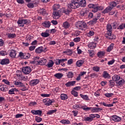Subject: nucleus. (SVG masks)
<instances>
[{
	"label": "nucleus",
	"mask_w": 125,
	"mask_h": 125,
	"mask_svg": "<svg viewBox=\"0 0 125 125\" xmlns=\"http://www.w3.org/2000/svg\"><path fill=\"white\" fill-rule=\"evenodd\" d=\"M76 27L80 30H83L87 28V24L83 21H79L76 23Z\"/></svg>",
	"instance_id": "1"
},
{
	"label": "nucleus",
	"mask_w": 125,
	"mask_h": 125,
	"mask_svg": "<svg viewBox=\"0 0 125 125\" xmlns=\"http://www.w3.org/2000/svg\"><path fill=\"white\" fill-rule=\"evenodd\" d=\"M34 60V62H37L38 65H42V66L44 65L47 62L46 59L44 58L40 59V57H35Z\"/></svg>",
	"instance_id": "2"
},
{
	"label": "nucleus",
	"mask_w": 125,
	"mask_h": 125,
	"mask_svg": "<svg viewBox=\"0 0 125 125\" xmlns=\"http://www.w3.org/2000/svg\"><path fill=\"white\" fill-rule=\"evenodd\" d=\"M30 23V20L27 19H19L17 21L19 27H24V25H29Z\"/></svg>",
	"instance_id": "3"
},
{
	"label": "nucleus",
	"mask_w": 125,
	"mask_h": 125,
	"mask_svg": "<svg viewBox=\"0 0 125 125\" xmlns=\"http://www.w3.org/2000/svg\"><path fill=\"white\" fill-rule=\"evenodd\" d=\"M88 7L89 8H93V10H92V12H94V13H96V12H97L98 10H102L103 8L102 7L98 6L96 4H89L88 5Z\"/></svg>",
	"instance_id": "4"
},
{
	"label": "nucleus",
	"mask_w": 125,
	"mask_h": 125,
	"mask_svg": "<svg viewBox=\"0 0 125 125\" xmlns=\"http://www.w3.org/2000/svg\"><path fill=\"white\" fill-rule=\"evenodd\" d=\"M81 0H72L70 4L71 8L76 9L80 7V2Z\"/></svg>",
	"instance_id": "5"
},
{
	"label": "nucleus",
	"mask_w": 125,
	"mask_h": 125,
	"mask_svg": "<svg viewBox=\"0 0 125 125\" xmlns=\"http://www.w3.org/2000/svg\"><path fill=\"white\" fill-rule=\"evenodd\" d=\"M101 17V14L97 13L94 16V18L91 21H89L92 25L96 24L97 23V20Z\"/></svg>",
	"instance_id": "6"
},
{
	"label": "nucleus",
	"mask_w": 125,
	"mask_h": 125,
	"mask_svg": "<svg viewBox=\"0 0 125 125\" xmlns=\"http://www.w3.org/2000/svg\"><path fill=\"white\" fill-rule=\"evenodd\" d=\"M42 101L43 103H44V104L46 105V106H50L51 104L55 102L54 100H50L49 99H43Z\"/></svg>",
	"instance_id": "7"
},
{
	"label": "nucleus",
	"mask_w": 125,
	"mask_h": 125,
	"mask_svg": "<svg viewBox=\"0 0 125 125\" xmlns=\"http://www.w3.org/2000/svg\"><path fill=\"white\" fill-rule=\"evenodd\" d=\"M22 71L24 74L28 75L32 72V69H31L30 66H25L22 68Z\"/></svg>",
	"instance_id": "8"
},
{
	"label": "nucleus",
	"mask_w": 125,
	"mask_h": 125,
	"mask_svg": "<svg viewBox=\"0 0 125 125\" xmlns=\"http://www.w3.org/2000/svg\"><path fill=\"white\" fill-rule=\"evenodd\" d=\"M61 13V11H53V15L54 19H59L60 17V14Z\"/></svg>",
	"instance_id": "9"
},
{
	"label": "nucleus",
	"mask_w": 125,
	"mask_h": 125,
	"mask_svg": "<svg viewBox=\"0 0 125 125\" xmlns=\"http://www.w3.org/2000/svg\"><path fill=\"white\" fill-rule=\"evenodd\" d=\"M40 83V80L39 79H34V80H32L30 82H29V84L31 86H34V85H37L38 83Z\"/></svg>",
	"instance_id": "10"
},
{
	"label": "nucleus",
	"mask_w": 125,
	"mask_h": 125,
	"mask_svg": "<svg viewBox=\"0 0 125 125\" xmlns=\"http://www.w3.org/2000/svg\"><path fill=\"white\" fill-rule=\"evenodd\" d=\"M111 120H112V121H114V122H116V123H118L122 121V118L117 115H113L111 116Z\"/></svg>",
	"instance_id": "11"
},
{
	"label": "nucleus",
	"mask_w": 125,
	"mask_h": 125,
	"mask_svg": "<svg viewBox=\"0 0 125 125\" xmlns=\"http://www.w3.org/2000/svg\"><path fill=\"white\" fill-rule=\"evenodd\" d=\"M106 35H110L111 33H112V31H113V29L112 28V25L110 24H108L106 25Z\"/></svg>",
	"instance_id": "12"
},
{
	"label": "nucleus",
	"mask_w": 125,
	"mask_h": 125,
	"mask_svg": "<svg viewBox=\"0 0 125 125\" xmlns=\"http://www.w3.org/2000/svg\"><path fill=\"white\" fill-rule=\"evenodd\" d=\"M31 113L32 114H33V115H38V116H42V111L41 110H32Z\"/></svg>",
	"instance_id": "13"
},
{
	"label": "nucleus",
	"mask_w": 125,
	"mask_h": 125,
	"mask_svg": "<svg viewBox=\"0 0 125 125\" xmlns=\"http://www.w3.org/2000/svg\"><path fill=\"white\" fill-rule=\"evenodd\" d=\"M105 38L107 40H116V36L112 34V33H110V35L105 34Z\"/></svg>",
	"instance_id": "14"
},
{
	"label": "nucleus",
	"mask_w": 125,
	"mask_h": 125,
	"mask_svg": "<svg viewBox=\"0 0 125 125\" xmlns=\"http://www.w3.org/2000/svg\"><path fill=\"white\" fill-rule=\"evenodd\" d=\"M76 84V81H70L65 83L66 87H70V86H73Z\"/></svg>",
	"instance_id": "15"
},
{
	"label": "nucleus",
	"mask_w": 125,
	"mask_h": 125,
	"mask_svg": "<svg viewBox=\"0 0 125 125\" xmlns=\"http://www.w3.org/2000/svg\"><path fill=\"white\" fill-rule=\"evenodd\" d=\"M16 54H17V53L15 50H11L9 54V56H10L11 58H15V57H16Z\"/></svg>",
	"instance_id": "16"
},
{
	"label": "nucleus",
	"mask_w": 125,
	"mask_h": 125,
	"mask_svg": "<svg viewBox=\"0 0 125 125\" xmlns=\"http://www.w3.org/2000/svg\"><path fill=\"white\" fill-rule=\"evenodd\" d=\"M1 65H7V64H9V59H4L2 60L0 62Z\"/></svg>",
	"instance_id": "17"
},
{
	"label": "nucleus",
	"mask_w": 125,
	"mask_h": 125,
	"mask_svg": "<svg viewBox=\"0 0 125 125\" xmlns=\"http://www.w3.org/2000/svg\"><path fill=\"white\" fill-rule=\"evenodd\" d=\"M88 46L89 48H90V49H94V48L96 47V43H95L94 42H90L88 44Z\"/></svg>",
	"instance_id": "18"
},
{
	"label": "nucleus",
	"mask_w": 125,
	"mask_h": 125,
	"mask_svg": "<svg viewBox=\"0 0 125 125\" xmlns=\"http://www.w3.org/2000/svg\"><path fill=\"white\" fill-rule=\"evenodd\" d=\"M113 9L112 8V7L111 6H108L106 7L104 11H103L102 13L104 14H105L106 13H109L111 10H112Z\"/></svg>",
	"instance_id": "19"
},
{
	"label": "nucleus",
	"mask_w": 125,
	"mask_h": 125,
	"mask_svg": "<svg viewBox=\"0 0 125 125\" xmlns=\"http://www.w3.org/2000/svg\"><path fill=\"white\" fill-rule=\"evenodd\" d=\"M53 11H61L59 4L54 5L53 6Z\"/></svg>",
	"instance_id": "20"
},
{
	"label": "nucleus",
	"mask_w": 125,
	"mask_h": 125,
	"mask_svg": "<svg viewBox=\"0 0 125 125\" xmlns=\"http://www.w3.org/2000/svg\"><path fill=\"white\" fill-rule=\"evenodd\" d=\"M125 80L124 79H121V80L116 82V84L117 86H121L122 85H124V84H125Z\"/></svg>",
	"instance_id": "21"
},
{
	"label": "nucleus",
	"mask_w": 125,
	"mask_h": 125,
	"mask_svg": "<svg viewBox=\"0 0 125 125\" xmlns=\"http://www.w3.org/2000/svg\"><path fill=\"white\" fill-rule=\"evenodd\" d=\"M42 25L43 27H45V28H49L51 24H50V21H45L42 23Z\"/></svg>",
	"instance_id": "22"
},
{
	"label": "nucleus",
	"mask_w": 125,
	"mask_h": 125,
	"mask_svg": "<svg viewBox=\"0 0 125 125\" xmlns=\"http://www.w3.org/2000/svg\"><path fill=\"white\" fill-rule=\"evenodd\" d=\"M84 63V60H79L76 62V65L77 67H82L83 66V64Z\"/></svg>",
	"instance_id": "23"
},
{
	"label": "nucleus",
	"mask_w": 125,
	"mask_h": 125,
	"mask_svg": "<svg viewBox=\"0 0 125 125\" xmlns=\"http://www.w3.org/2000/svg\"><path fill=\"white\" fill-rule=\"evenodd\" d=\"M0 89L1 91H7L8 90V88H7V86L4 84H2L0 85Z\"/></svg>",
	"instance_id": "24"
},
{
	"label": "nucleus",
	"mask_w": 125,
	"mask_h": 125,
	"mask_svg": "<svg viewBox=\"0 0 125 125\" xmlns=\"http://www.w3.org/2000/svg\"><path fill=\"white\" fill-rule=\"evenodd\" d=\"M103 77L104 79H109L111 77V76H110V74H109L107 71H104L103 72Z\"/></svg>",
	"instance_id": "25"
},
{
	"label": "nucleus",
	"mask_w": 125,
	"mask_h": 125,
	"mask_svg": "<svg viewBox=\"0 0 125 125\" xmlns=\"http://www.w3.org/2000/svg\"><path fill=\"white\" fill-rule=\"evenodd\" d=\"M80 95L81 98H82V99H83L84 100H86L87 101H89L90 99L87 95H83V94H80Z\"/></svg>",
	"instance_id": "26"
},
{
	"label": "nucleus",
	"mask_w": 125,
	"mask_h": 125,
	"mask_svg": "<svg viewBox=\"0 0 125 125\" xmlns=\"http://www.w3.org/2000/svg\"><path fill=\"white\" fill-rule=\"evenodd\" d=\"M53 65H54V62H53V61L50 60L46 65V67H48V68H52V67H53Z\"/></svg>",
	"instance_id": "27"
},
{
	"label": "nucleus",
	"mask_w": 125,
	"mask_h": 125,
	"mask_svg": "<svg viewBox=\"0 0 125 125\" xmlns=\"http://www.w3.org/2000/svg\"><path fill=\"white\" fill-rule=\"evenodd\" d=\"M60 98L62 100H67L68 99V95L66 94H62L60 95Z\"/></svg>",
	"instance_id": "28"
},
{
	"label": "nucleus",
	"mask_w": 125,
	"mask_h": 125,
	"mask_svg": "<svg viewBox=\"0 0 125 125\" xmlns=\"http://www.w3.org/2000/svg\"><path fill=\"white\" fill-rule=\"evenodd\" d=\"M42 51H43V47L42 46L39 47L35 50V52H36V53H42Z\"/></svg>",
	"instance_id": "29"
},
{
	"label": "nucleus",
	"mask_w": 125,
	"mask_h": 125,
	"mask_svg": "<svg viewBox=\"0 0 125 125\" xmlns=\"http://www.w3.org/2000/svg\"><path fill=\"white\" fill-rule=\"evenodd\" d=\"M97 55L98 57H99V58H102V57H103V56H104L105 52H104L103 51L98 52L97 53Z\"/></svg>",
	"instance_id": "30"
},
{
	"label": "nucleus",
	"mask_w": 125,
	"mask_h": 125,
	"mask_svg": "<svg viewBox=\"0 0 125 125\" xmlns=\"http://www.w3.org/2000/svg\"><path fill=\"white\" fill-rule=\"evenodd\" d=\"M73 51L72 49H67L66 51L63 52L64 53H66L68 56L72 55L73 54Z\"/></svg>",
	"instance_id": "31"
},
{
	"label": "nucleus",
	"mask_w": 125,
	"mask_h": 125,
	"mask_svg": "<svg viewBox=\"0 0 125 125\" xmlns=\"http://www.w3.org/2000/svg\"><path fill=\"white\" fill-rule=\"evenodd\" d=\"M60 123H61V124L63 125H70V124H71V122L66 119L61 121Z\"/></svg>",
	"instance_id": "32"
},
{
	"label": "nucleus",
	"mask_w": 125,
	"mask_h": 125,
	"mask_svg": "<svg viewBox=\"0 0 125 125\" xmlns=\"http://www.w3.org/2000/svg\"><path fill=\"white\" fill-rule=\"evenodd\" d=\"M112 80L114 82H117V81L121 80V77L119 75H115L112 77Z\"/></svg>",
	"instance_id": "33"
},
{
	"label": "nucleus",
	"mask_w": 125,
	"mask_h": 125,
	"mask_svg": "<svg viewBox=\"0 0 125 125\" xmlns=\"http://www.w3.org/2000/svg\"><path fill=\"white\" fill-rule=\"evenodd\" d=\"M14 84H15V85H18V86H19V87L24 86V84L19 81H16Z\"/></svg>",
	"instance_id": "34"
},
{
	"label": "nucleus",
	"mask_w": 125,
	"mask_h": 125,
	"mask_svg": "<svg viewBox=\"0 0 125 125\" xmlns=\"http://www.w3.org/2000/svg\"><path fill=\"white\" fill-rule=\"evenodd\" d=\"M62 27L64 28V29H68L70 27V23L68 22V21H65L63 23Z\"/></svg>",
	"instance_id": "35"
},
{
	"label": "nucleus",
	"mask_w": 125,
	"mask_h": 125,
	"mask_svg": "<svg viewBox=\"0 0 125 125\" xmlns=\"http://www.w3.org/2000/svg\"><path fill=\"white\" fill-rule=\"evenodd\" d=\"M54 77H55V78H57V79L60 80V79H61L63 77V74L58 73L54 75Z\"/></svg>",
	"instance_id": "36"
},
{
	"label": "nucleus",
	"mask_w": 125,
	"mask_h": 125,
	"mask_svg": "<svg viewBox=\"0 0 125 125\" xmlns=\"http://www.w3.org/2000/svg\"><path fill=\"white\" fill-rule=\"evenodd\" d=\"M87 13H88V11L87 10H83L81 11L82 16H86Z\"/></svg>",
	"instance_id": "37"
},
{
	"label": "nucleus",
	"mask_w": 125,
	"mask_h": 125,
	"mask_svg": "<svg viewBox=\"0 0 125 125\" xmlns=\"http://www.w3.org/2000/svg\"><path fill=\"white\" fill-rule=\"evenodd\" d=\"M113 48L114 44L112 43L108 46V47H107V48L106 49V51H107V52H110V51H111Z\"/></svg>",
	"instance_id": "38"
},
{
	"label": "nucleus",
	"mask_w": 125,
	"mask_h": 125,
	"mask_svg": "<svg viewBox=\"0 0 125 125\" xmlns=\"http://www.w3.org/2000/svg\"><path fill=\"white\" fill-rule=\"evenodd\" d=\"M80 5H82V6H85L86 5V1L85 0H80L79 2Z\"/></svg>",
	"instance_id": "39"
},
{
	"label": "nucleus",
	"mask_w": 125,
	"mask_h": 125,
	"mask_svg": "<svg viewBox=\"0 0 125 125\" xmlns=\"http://www.w3.org/2000/svg\"><path fill=\"white\" fill-rule=\"evenodd\" d=\"M84 121H85V122H92L93 119L91 118V117L90 116L89 117H84Z\"/></svg>",
	"instance_id": "40"
},
{
	"label": "nucleus",
	"mask_w": 125,
	"mask_h": 125,
	"mask_svg": "<svg viewBox=\"0 0 125 125\" xmlns=\"http://www.w3.org/2000/svg\"><path fill=\"white\" fill-rule=\"evenodd\" d=\"M56 112H57V109L50 110L47 112V115H52L54 113H56Z\"/></svg>",
	"instance_id": "41"
},
{
	"label": "nucleus",
	"mask_w": 125,
	"mask_h": 125,
	"mask_svg": "<svg viewBox=\"0 0 125 125\" xmlns=\"http://www.w3.org/2000/svg\"><path fill=\"white\" fill-rule=\"evenodd\" d=\"M71 93L75 97H78V95H79V93L78 92L75 91V90H72L71 91Z\"/></svg>",
	"instance_id": "42"
},
{
	"label": "nucleus",
	"mask_w": 125,
	"mask_h": 125,
	"mask_svg": "<svg viewBox=\"0 0 125 125\" xmlns=\"http://www.w3.org/2000/svg\"><path fill=\"white\" fill-rule=\"evenodd\" d=\"M82 108L84 111H90V110L92 109V107H87L86 105L83 106Z\"/></svg>",
	"instance_id": "43"
},
{
	"label": "nucleus",
	"mask_w": 125,
	"mask_h": 125,
	"mask_svg": "<svg viewBox=\"0 0 125 125\" xmlns=\"http://www.w3.org/2000/svg\"><path fill=\"white\" fill-rule=\"evenodd\" d=\"M104 96H105V97H107V98H109L110 97H112V96H114V93H106L104 94Z\"/></svg>",
	"instance_id": "44"
},
{
	"label": "nucleus",
	"mask_w": 125,
	"mask_h": 125,
	"mask_svg": "<svg viewBox=\"0 0 125 125\" xmlns=\"http://www.w3.org/2000/svg\"><path fill=\"white\" fill-rule=\"evenodd\" d=\"M115 84H116V83H115L114 80L112 79V80L109 81V86H111V87H113V86H115Z\"/></svg>",
	"instance_id": "45"
},
{
	"label": "nucleus",
	"mask_w": 125,
	"mask_h": 125,
	"mask_svg": "<svg viewBox=\"0 0 125 125\" xmlns=\"http://www.w3.org/2000/svg\"><path fill=\"white\" fill-rule=\"evenodd\" d=\"M88 53L90 57H92L94 55V51L92 50H88Z\"/></svg>",
	"instance_id": "46"
},
{
	"label": "nucleus",
	"mask_w": 125,
	"mask_h": 125,
	"mask_svg": "<svg viewBox=\"0 0 125 125\" xmlns=\"http://www.w3.org/2000/svg\"><path fill=\"white\" fill-rule=\"evenodd\" d=\"M41 36L43 38H47V37H49V34L47 32H45L41 33Z\"/></svg>",
	"instance_id": "47"
},
{
	"label": "nucleus",
	"mask_w": 125,
	"mask_h": 125,
	"mask_svg": "<svg viewBox=\"0 0 125 125\" xmlns=\"http://www.w3.org/2000/svg\"><path fill=\"white\" fill-rule=\"evenodd\" d=\"M35 121L37 122V123H41L42 121V118L39 117V116H36L35 117Z\"/></svg>",
	"instance_id": "48"
},
{
	"label": "nucleus",
	"mask_w": 125,
	"mask_h": 125,
	"mask_svg": "<svg viewBox=\"0 0 125 125\" xmlns=\"http://www.w3.org/2000/svg\"><path fill=\"white\" fill-rule=\"evenodd\" d=\"M117 6V2H116L115 1H112V2H110L109 4V6L112 7V9L113 7H115V6Z\"/></svg>",
	"instance_id": "49"
},
{
	"label": "nucleus",
	"mask_w": 125,
	"mask_h": 125,
	"mask_svg": "<svg viewBox=\"0 0 125 125\" xmlns=\"http://www.w3.org/2000/svg\"><path fill=\"white\" fill-rule=\"evenodd\" d=\"M67 77L68 79H72L73 77H74V73L72 72H69L68 73L67 75Z\"/></svg>",
	"instance_id": "50"
},
{
	"label": "nucleus",
	"mask_w": 125,
	"mask_h": 125,
	"mask_svg": "<svg viewBox=\"0 0 125 125\" xmlns=\"http://www.w3.org/2000/svg\"><path fill=\"white\" fill-rule=\"evenodd\" d=\"M31 57V54L29 53H24V57L23 59H29Z\"/></svg>",
	"instance_id": "51"
},
{
	"label": "nucleus",
	"mask_w": 125,
	"mask_h": 125,
	"mask_svg": "<svg viewBox=\"0 0 125 125\" xmlns=\"http://www.w3.org/2000/svg\"><path fill=\"white\" fill-rule=\"evenodd\" d=\"M40 14H42V15H44V14H46V10L44 9H41L40 10Z\"/></svg>",
	"instance_id": "52"
},
{
	"label": "nucleus",
	"mask_w": 125,
	"mask_h": 125,
	"mask_svg": "<svg viewBox=\"0 0 125 125\" xmlns=\"http://www.w3.org/2000/svg\"><path fill=\"white\" fill-rule=\"evenodd\" d=\"M112 27L113 29H117V26H118V23L114 21L111 23Z\"/></svg>",
	"instance_id": "53"
},
{
	"label": "nucleus",
	"mask_w": 125,
	"mask_h": 125,
	"mask_svg": "<svg viewBox=\"0 0 125 125\" xmlns=\"http://www.w3.org/2000/svg\"><path fill=\"white\" fill-rule=\"evenodd\" d=\"M8 37L9 39H14V38L16 37V35H15V34L9 33L8 35Z\"/></svg>",
	"instance_id": "54"
},
{
	"label": "nucleus",
	"mask_w": 125,
	"mask_h": 125,
	"mask_svg": "<svg viewBox=\"0 0 125 125\" xmlns=\"http://www.w3.org/2000/svg\"><path fill=\"white\" fill-rule=\"evenodd\" d=\"M27 7L29 8H34L35 5H34V3L30 2L27 4Z\"/></svg>",
	"instance_id": "55"
},
{
	"label": "nucleus",
	"mask_w": 125,
	"mask_h": 125,
	"mask_svg": "<svg viewBox=\"0 0 125 125\" xmlns=\"http://www.w3.org/2000/svg\"><path fill=\"white\" fill-rule=\"evenodd\" d=\"M93 70L95 71V72H99V71H100V67L98 66L93 67Z\"/></svg>",
	"instance_id": "56"
},
{
	"label": "nucleus",
	"mask_w": 125,
	"mask_h": 125,
	"mask_svg": "<svg viewBox=\"0 0 125 125\" xmlns=\"http://www.w3.org/2000/svg\"><path fill=\"white\" fill-rule=\"evenodd\" d=\"M94 35V32L93 31H90L87 34V37H92Z\"/></svg>",
	"instance_id": "57"
},
{
	"label": "nucleus",
	"mask_w": 125,
	"mask_h": 125,
	"mask_svg": "<svg viewBox=\"0 0 125 125\" xmlns=\"http://www.w3.org/2000/svg\"><path fill=\"white\" fill-rule=\"evenodd\" d=\"M81 32L80 31H76L74 33V37H78V36H80V35H81Z\"/></svg>",
	"instance_id": "58"
},
{
	"label": "nucleus",
	"mask_w": 125,
	"mask_h": 125,
	"mask_svg": "<svg viewBox=\"0 0 125 125\" xmlns=\"http://www.w3.org/2000/svg\"><path fill=\"white\" fill-rule=\"evenodd\" d=\"M2 82L8 85H10V82H9L7 80L3 79Z\"/></svg>",
	"instance_id": "59"
},
{
	"label": "nucleus",
	"mask_w": 125,
	"mask_h": 125,
	"mask_svg": "<svg viewBox=\"0 0 125 125\" xmlns=\"http://www.w3.org/2000/svg\"><path fill=\"white\" fill-rule=\"evenodd\" d=\"M0 55H1L2 56H5V55H7V53L5 51H0Z\"/></svg>",
	"instance_id": "60"
},
{
	"label": "nucleus",
	"mask_w": 125,
	"mask_h": 125,
	"mask_svg": "<svg viewBox=\"0 0 125 125\" xmlns=\"http://www.w3.org/2000/svg\"><path fill=\"white\" fill-rule=\"evenodd\" d=\"M73 41L75 42H81V38L76 37V38H74Z\"/></svg>",
	"instance_id": "61"
},
{
	"label": "nucleus",
	"mask_w": 125,
	"mask_h": 125,
	"mask_svg": "<svg viewBox=\"0 0 125 125\" xmlns=\"http://www.w3.org/2000/svg\"><path fill=\"white\" fill-rule=\"evenodd\" d=\"M89 19H92L93 18V13L92 12H89L88 15Z\"/></svg>",
	"instance_id": "62"
},
{
	"label": "nucleus",
	"mask_w": 125,
	"mask_h": 125,
	"mask_svg": "<svg viewBox=\"0 0 125 125\" xmlns=\"http://www.w3.org/2000/svg\"><path fill=\"white\" fill-rule=\"evenodd\" d=\"M41 96L42 97H49L50 96V94H41Z\"/></svg>",
	"instance_id": "63"
},
{
	"label": "nucleus",
	"mask_w": 125,
	"mask_h": 125,
	"mask_svg": "<svg viewBox=\"0 0 125 125\" xmlns=\"http://www.w3.org/2000/svg\"><path fill=\"white\" fill-rule=\"evenodd\" d=\"M125 28V24H122L121 25H120L118 27V30H123V29Z\"/></svg>",
	"instance_id": "64"
}]
</instances>
